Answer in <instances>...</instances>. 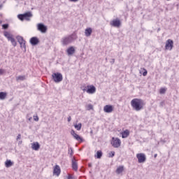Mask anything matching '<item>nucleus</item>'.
Instances as JSON below:
<instances>
[{"instance_id":"obj_13","label":"nucleus","mask_w":179,"mask_h":179,"mask_svg":"<svg viewBox=\"0 0 179 179\" xmlns=\"http://www.w3.org/2000/svg\"><path fill=\"white\" fill-rule=\"evenodd\" d=\"M71 163H72L73 170H74V171H78V162H76V159H75V157H73L71 159Z\"/></svg>"},{"instance_id":"obj_39","label":"nucleus","mask_w":179,"mask_h":179,"mask_svg":"<svg viewBox=\"0 0 179 179\" xmlns=\"http://www.w3.org/2000/svg\"><path fill=\"white\" fill-rule=\"evenodd\" d=\"M69 2H78L79 0H69Z\"/></svg>"},{"instance_id":"obj_10","label":"nucleus","mask_w":179,"mask_h":179,"mask_svg":"<svg viewBox=\"0 0 179 179\" xmlns=\"http://www.w3.org/2000/svg\"><path fill=\"white\" fill-rule=\"evenodd\" d=\"M110 26L113 27H120L121 26V21L118 19L113 20L110 22Z\"/></svg>"},{"instance_id":"obj_19","label":"nucleus","mask_w":179,"mask_h":179,"mask_svg":"<svg viewBox=\"0 0 179 179\" xmlns=\"http://www.w3.org/2000/svg\"><path fill=\"white\" fill-rule=\"evenodd\" d=\"M66 52L68 55H73V54H75V48L73 46L69 48Z\"/></svg>"},{"instance_id":"obj_43","label":"nucleus","mask_w":179,"mask_h":179,"mask_svg":"<svg viewBox=\"0 0 179 179\" xmlns=\"http://www.w3.org/2000/svg\"><path fill=\"white\" fill-rule=\"evenodd\" d=\"M2 8H3V4H0V10H1V9H2Z\"/></svg>"},{"instance_id":"obj_9","label":"nucleus","mask_w":179,"mask_h":179,"mask_svg":"<svg viewBox=\"0 0 179 179\" xmlns=\"http://www.w3.org/2000/svg\"><path fill=\"white\" fill-rule=\"evenodd\" d=\"M17 40L20 45L21 48H24L26 49V41L23 39V37L20 36H17Z\"/></svg>"},{"instance_id":"obj_12","label":"nucleus","mask_w":179,"mask_h":179,"mask_svg":"<svg viewBox=\"0 0 179 179\" xmlns=\"http://www.w3.org/2000/svg\"><path fill=\"white\" fill-rule=\"evenodd\" d=\"M114 110V108H113V106L111 105H106L104 107H103V111L104 113H113Z\"/></svg>"},{"instance_id":"obj_49","label":"nucleus","mask_w":179,"mask_h":179,"mask_svg":"<svg viewBox=\"0 0 179 179\" xmlns=\"http://www.w3.org/2000/svg\"><path fill=\"white\" fill-rule=\"evenodd\" d=\"M19 143H22V141H20Z\"/></svg>"},{"instance_id":"obj_32","label":"nucleus","mask_w":179,"mask_h":179,"mask_svg":"<svg viewBox=\"0 0 179 179\" xmlns=\"http://www.w3.org/2000/svg\"><path fill=\"white\" fill-rule=\"evenodd\" d=\"M2 28L4 29V30H6L9 28V24H4L2 25Z\"/></svg>"},{"instance_id":"obj_50","label":"nucleus","mask_w":179,"mask_h":179,"mask_svg":"<svg viewBox=\"0 0 179 179\" xmlns=\"http://www.w3.org/2000/svg\"><path fill=\"white\" fill-rule=\"evenodd\" d=\"M106 61H107V58H106Z\"/></svg>"},{"instance_id":"obj_6","label":"nucleus","mask_w":179,"mask_h":179,"mask_svg":"<svg viewBox=\"0 0 179 179\" xmlns=\"http://www.w3.org/2000/svg\"><path fill=\"white\" fill-rule=\"evenodd\" d=\"M173 47H174V42L173 41V40L168 39L166 42L165 50H169V51H171Z\"/></svg>"},{"instance_id":"obj_2","label":"nucleus","mask_w":179,"mask_h":179,"mask_svg":"<svg viewBox=\"0 0 179 179\" xmlns=\"http://www.w3.org/2000/svg\"><path fill=\"white\" fill-rule=\"evenodd\" d=\"M77 36L76 34H73L69 36H66L62 38V45H68V44H71L73 40H76Z\"/></svg>"},{"instance_id":"obj_37","label":"nucleus","mask_w":179,"mask_h":179,"mask_svg":"<svg viewBox=\"0 0 179 179\" xmlns=\"http://www.w3.org/2000/svg\"><path fill=\"white\" fill-rule=\"evenodd\" d=\"M22 138V134H18L17 136V141H19V139H21Z\"/></svg>"},{"instance_id":"obj_28","label":"nucleus","mask_w":179,"mask_h":179,"mask_svg":"<svg viewBox=\"0 0 179 179\" xmlns=\"http://www.w3.org/2000/svg\"><path fill=\"white\" fill-rule=\"evenodd\" d=\"M74 127L76 128V129H77V131H80V129H82V123H79L78 124H75Z\"/></svg>"},{"instance_id":"obj_38","label":"nucleus","mask_w":179,"mask_h":179,"mask_svg":"<svg viewBox=\"0 0 179 179\" xmlns=\"http://www.w3.org/2000/svg\"><path fill=\"white\" fill-rule=\"evenodd\" d=\"M67 179H73V177H72L71 175H69V176L67 177Z\"/></svg>"},{"instance_id":"obj_11","label":"nucleus","mask_w":179,"mask_h":179,"mask_svg":"<svg viewBox=\"0 0 179 179\" xmlns=\"http://www.w3.org/2000/svg\"><path fill=\"white\" fill-rule=\"evenodd\" d=\"M29 43L30 44H31V45H37V44L40 43V40L38 39V38L34 36L30 38Z\"/></svg>"},{"instance_id":"obj_22","label":"nucleus","mask_w":179,"mask_h":179,"mask_svg":"<svg viewBox=\"0 0 179 179\" xmlns=\"http://www.w3.org/2000/svg\"><path fill=\"white\" fill-rule=\"evenodd\" d=\"M124 171V166H120L116 169V173L121 174Z\"/></svg>"},{"instance_id":"obj_34","label":"nucleus","mask_w":179,"mask_h":179,"mask_svg":"<svg viewBox=\"0 0 179 179\" xmlns=\"http://www.w3.org/2000/svg\"><path fill=\"white\" fill-rule=\"evenodd\" d=\"M5 73V69H0V76Z\"/></svg>"},{"instance_id":"obj_4","label":"nucleus","mask_w":179,"mask_h":179,"mask_svg":"<svg viewBox=\"0 0 179 179\" xmlns=\"http://www.w3.org/2000/svg\"><path fill=\"white\" fill-rule=\"evenodd\" d=\"M52 78L55 83H59V82H62V79H64L61 73H53Z\"/></svg>"},{"instance_id":"obj_31","label":"nucleus","mask_w":179,"mask_h":179,"mask_svg":"<svg viewBox=\"0 0 179 179\" xmlns=\"http://www.w3.org/2000/svg\"><path fill=\"white\" fill-rule=\"evenodd\" d=\"M115 156V152L111 151L108 153V157H114Z\"/></svg>"},{"instance_id":"obj_14","label":"nucleus","mask_w":179,"mask_h":179,"mask_svg":"<svg viewBox=\"0 0 179 179\" xmlns=\"http://www.w3.org/2000/svg\"><path fill=\"white\" fill-rule=\"evenodd\" d=\"M71 135L76 139V141H80L81 142H83V139L80 138V136L78 135L76 132L75 130H71Z\"/></svg>"},{"instance_id":"obj_30","label":"nucleus","mask_w":179,"mask_h":179,"mask_svg":"<svg viewBox=\"0 0 179 179\" xmlns=\"http://www.w3.org/2000/svg\"><path fill=\"white\" fill-rule=\"evenodd\" d=\"M86 108L88 111H90V110H93V105H92V103H90L86 106Z\"/></svg>"},{"instance_id":"obj_27","label":"nucleus","mask_w":179,"mask_h":179,"mask_svg":"<svg viewBox=\"0 0 179 179\" xmlns=\"http://www.w3.org/2000/svg\"><path fill=\"white\" fill-rule=\"evenodd\" d=\"M16 80L19 82V80H26V76H20L16 78Z\"/></svg>"},{"instance_id":"obj_16","label":"nucleus","mask_w":179,"mask_h":179,"mask_svg":"<svg viewBox=\"0 0 179 179\" xmlns=\"http://www.w3.org/2000/svg\"><path fill=\"white\" fill-rule=\"evenodd\" d=\"M53 174L55 176H59V174H61V168H59V166L58 165H56L55 167H54V169H53Z\"/></svg>"},{"instance_id":"obj_8","label":"nucleus","mask_w":179,"mask_h":179,"mask_svg":"<svg viewBox=\"0 0 179 179\" xmlns=\"http://www.w3.org/2000/svg\"><path fill=\"white\" fill-rule=\"evenodd\" d=\"M37 30L41 31V33H47V26L43 23L37 24Z\"/></svg>"},{"instance_id":"obj_41","label":"nucleus","mask_w":179,"mask_h":179,"mask_svg":"<svg viewBox=\"0 0 179 179\" xmlns=\"http://www.w3.org/2000/svg\"><path fill=\"white\" fill-rule=\"evenodd\" d=\"M34 121H38V116H36L34 118Z\"/></svg>"},{"instance_id":"obj_15","label":"nucleus","mask_w":179,"mask_h":179,"mask_svg":"<svg viewBox=\"0 0 179 179\" xmlns=\"http://www.w3.org/2000/svg\"><path fill=\"white\" fill-rule=\"evenodd\" d=\"M88 89L87 90V93H89L90 94H93L94 93H96V87L94 85H90L87 86Z\"/></svg>"},{"instance_id":"obj_46","label":"nucleus","mask_w":179,"mask_h":179,"mask_svg":"<svg viewBox=\"0 0 179 179\" xmlns=\"http://www.w3.org/2000/svg\"><path fill=\"white\" fill-rule=\"evenodd\" d=\"M1 23H2V20H0V24H1Z\"/></svg>"},{"instance_id":"obj_47","label":"nucleus","mask_w":179,"mask_h":179,"mask_svg":"<svg viewBox=\"0 0 179 179\" xmlns=\"http://www.w3.org/2000/svg\"><path fill=\"white\" fill-rule=\"evenodd\" d=\"M83 92H85V90H86V89H83Z\"/></svg>"},{"instance_id":"obj_7","label":"nucleus","mask_w":179,"mask_h":179,"mask_svg":"<svg viewBox=\"0 0 179 179\" xmlns=\"http://www.w3.org/2000/svg\"><path fill=\"white\" fill-rule=\"evenodd\" d=\"M138 163H145L146 162V155L144 153H138L136 155Z\"/></svg>"},{"instance_id":"obj_44","label":"nucleus","mask_w":179,"mask_h":179,"mask_svg":"<svg viewBox=\"0 0 179 179\" xmlns=\"http://www.w3.org/2000/svg\"><path fill=\"white\" fill-rule=\"evenodd\" d=\"M88 167H92V163L88 164Z\"/></svg>"},{"instance_id":"obj_51","label":"nucleus","mask_w":179,"mask_h":179,"mask_svg":"<svg viewBox=\"0 0 179 179\" xmlns=\"http://www.w3.org/2000/svg\"><path fill=\"white\" fill-rule=\"evenodd\" d=\"M166 1H170V0H166Z\"/></svg>"},{"instance_id":"obj_29","label":"nucleus","mask_w":179,"mask_h":179,"mask_svg":"<svg viewBox=\"0 0 179 179\" xmlns=\"http://www.w3.org/2000/svg\"><path fill=\"white\" fill-rule=\"evenodd\" d=\"M68 153L69 154L70 157H72L73 156V150L72 149V148H69Z\"/></svg>"},{"instance_id":"obj_35","label":"nucleus","mask_w":179,"mask_h":179,"mask_svg":"<svg viewBox=\"0 0 179 179\" xmlns=\"http://www.w3.org/2000/svg\"><path fill=\"white\" fill-rule=\"evenodd\" d=\"M148 75V71L146 69H144V72L143 73V76H146Z\"/></svg>"},{"instance_id":"obj_36","label":"nucleus","mask_w":179,"mask_h":179,"mask_svg":"<svg viewBox=\"0 0 179 179\" xmlns=\"http://www.w3.org/2000/svg\"><path fill=\"white\" fill-rule=\"evenodd\" d=\"M110 62L113 65L115 62V59H111Z\"/></svg>"},{"instance_id":"obj_23","label":"nucleus","mask_w":179,"mask_h":179,"mask_svg":"<svg viewBox=\"0 0 179 179\" xmlns=\"http://www.w3.org/2000/svg\"><path fill=\"white\" fill-rule=\"evenodd\" d=\"M8 94L6 92H0V100H5Z\"/></svg>"},{"instance_id":"obj_18","label":"nucleus","mask_w":179,"mask_h":179,"mask_svg":"<svg viewBox=\"0 0 179 179\" xmlns=\"http://www.w3.org/2000/svg\"><path fill=\"white\" fill-rule=\"evenodd\" d=\"M31 149L33 150H38V149H40V144L38 142L31 143Z\"/></svg>"},{"instance_id":"obj_5","label":"nucleus","mask_w":179,"mask_h":179,"mask_svg":"<svg viewBox=\"0 0 179 179\" xmlns=\"http://www.w3.org/2000/svg\"><path fill=\"white\" fill-rule=\"evenodd\" d=\"M111 145L113 148H120L121 146V140L118 138H112Z\"/></svg>"},{"instance_id":"obj_48","label":"nucleus","mask_w":179,"mask_h":179,"mask_svg":"<svg viewBox=\"0 0 179 179\" xmlns=\"http://www.w3.org/2000/svg\"><path fill=\"white\" fill-rule=\"evenodd\" d=\"M160 31V28L158 29V31Z\"/></svg>"},{"instance_id":"obj_26","label":"nucleus","mask_w":179,"mask_h":179,"mask_svg":"<svg viewBox=\"0 0 179 179\" xmlns=\"http://www.w3.org/2000/svg\"><path fill=\"white\" fill-rule=\"evenodd\" d=\"M8 41H10L12 45H13V47H16L17 43H16V40H15V38H11L10 39L8 40Z\"/></svg>"},{"instance_id":"obj_17","label":"nucleus","mask_w":179,"mask_h":179,"mask_svg":"<svg viewBox=\"0 0 179 179\" xmlns=\"http://www.w3.org/2000/svg\"><path fill=\"white\" fill-rule=\"evenodd\" d=\"M3 36L8 41L13 38V35H12V34H10L9 31H3Z\"/></svg>"},{"instance_id":"obj_33","label":"nucleus","mask_w":179,"mask_h":179,"mask_svg":"<svg viewBox=\"0 0 179 179\" xmlns=\"http://www.w3.org/2000/svg\"><path fill=\"white\" fill-rule=\"evenodd\" d=\"M166 88H161L159 90L160 94H164V93H166Z\"/></svg>"},{"instance_id":"obj_24","label":"nucleus","mask_w":179,"mask_h":179,"mask_svg":"<svg viewBox=\"0 0 179 179\" xmlns=\"http://www.w3.org/2000/svg\"><path fill=\"white\" fill-rule=\"evenodd\" d=\"M103 156V152H101V150H99L96 152V155H94L95 157H96V159H101Z\"/></svg>"},{"instance_id":"obj_3","label":"nucleus","mask_w":179,"mask_h":179,"mask_svg":"<svg viewBox=\"0 0 179 179\" xmlns=\"http://www.w3.org/2000/svg\"><path fill=\"white\" fill-rule=\"evenodd\" d=\"M17 17L22 22H23V20H27V22H29L30 21V18L33 17V14L31 13V12L29 11L24 13V14H19L17 15Z\"/></svg>"},{"instance_id":"obj_20","label":"nucleus","mask_w":179,"mask_h":179,"mask_svg":"<svg viewBox=\"0 0 179 179\" xmlns=\"http://www.w3.org/2000/svg\"><path fill=\"white\" fill-rule=\"evenodd\" d=\"M5 166L7 169H9V167H12V166H13V162L10 159H7L5 162Z\"/></svg>"},{"instance_id":"obj_40","label":"nucleus","mask_w":179,"mask_h":179,"mask_svg":"<svg viewBox=\"0 0 179 179\" xmlns=\"http://www.w3.org/2000/svg\"><path fill=\"white\" fill-rule=\"evenodd\" d=\"M160 106H161V107H163V106H164V101H162L160 103Z\"/></svg>"},{"instance_id":"obj_25","label":"nucleus","mask_w":179,"mask_h":179,"mask_svg":"<svg viewBox=\"0 0 179 179\" xmlns=\"http://www.w3.org/2000/svg\"><path fill=\"white\" fill-rule=\"evenodd\" d=\"M129 135V131L125 130L124 131H123V133H122V138H128Z\"/></svg>"},{"instance_id":"obj_42","label":"nucleus","mask_w":179,"mask_h":179,"mask_svg":"<svg viewBox=\"0 0 179 179\" xmlns=\"http://www.w3.org/2000/svg\"><path fill=\"white\" fill-rule=\"evenodd\" d=\"M71 120V117H69L68 119H67L68 122H70Z\"/></svg>"},{"instance_id":"obj_1","label":"nucleus","mask_w":179,"mask_h":179,"mask_svg":"<svg viewBox=\"0 0 179 179\" xmlns=\"http://www.w3.org/2000/svg\"><path fill=\"white\" fill-rule=\"evenodd\" d=\"M145 101L141 99H134L131 101V106L136 111H141L145 107Z\"/></svg>"},{"instance_id":"obj_45","label":"nucleus","mask_w":179,"mask_h":179,"mask_svg":"<svg viewBox=\"0 0 179 179\" xmlns=\"http://www.w3.org/2000/svg\"><path fill=\"white\" fill-rule=\"evenodd\" d=\"M154 157L156 159L157 157V154H155Z\"/></svg>"},{"instance_id":"obj_21","label":"nucleus","mask_w":179,"mask_h":179,"mask_svg":"<svg viewBox=\"0 0 179 179\" xmlns=\"http://www.w3.org/2000/svg\"><path fill=\"white\" fill-rule=\"evenodd\" d=\"M92 28H87L85 31V35L86 37H90L92 36Z\"/></svg>"}]
</instances>
